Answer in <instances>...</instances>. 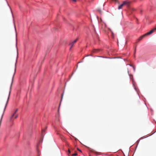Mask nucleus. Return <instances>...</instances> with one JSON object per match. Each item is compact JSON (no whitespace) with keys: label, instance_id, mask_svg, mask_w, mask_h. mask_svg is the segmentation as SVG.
<instances>
[{"label":"nucleus","instance_id":"14","mask_svg":"<svg viewBox=\"0 0 156 156\" xmlns=\"http://www.w3.org/2000/svg\"><path fill=\"white\" fill-rule=\"evenodd\" d=\"M112 37H113V33L112 32Z\"/></svg>","mask_w":156,"mask_h":156},{"label":"nucleus","instance_id":"15","mask_svg":"<svg viewBox=\"0 0 156 156\" xmlns=\"http://www.w3.org/2000/svg\"><path fill=\"white\" fill-rule=\"evenodd\" d=\"M78 150L79 151L81 152V151L79 149H78Z\"/></svg>","mask_w":156,"mask_h":156},{"label":"nucleus","instance_id":"5","mask_svg":"<svg viewBox=\"0 0 156 156\" xmlns=\"http://www.w3.org/2000/svg\"><path fill=\"white\" fill-rule=\"evenodd\" d=\"M97 11H98V12H99V13L100 14H101V9H97Z\"/></svg>","mask_w":156,"mask_h":156},{"label":"nucleus","instance_id":"4","mask_svg":"<svg viewBox=\"0 0 156 156\" xmlns=\"http://www.w3.org/2000/svg\"><path fill=\"white\" fill-rule=\"evenodd\" d=\"M15 114H14V113L12 115V116L10 117V121H12V118H13V117H14V115H15Z\"/></svg>","mask_w":156,"mask_h":156},{"label":"nucleus","instance_id":"3","mask_svg":"<svg viewBox=\"0 0 156 156\" xmlns=\"http://www.w3.org/2000/svg\"><path fill=\"white\" fill-rule=\"evenodd\" d=\"M78 39H76L75 40H74L71 44H70L71 45V47L70 48V49L72 48V47L73 46V44L76 43V42L77 41Z\"/></svg>","mask_w":156,"mask_h":156},{"label":"nucleus","instance_id":"11","mask_svg":"<svg viewBox=\"0 0 156 156\" xmlns=\"http://www.w3.org/2000/svg\"><path fill=\"white\" fill-rule=\"evenodd\" d=\"M77 155V154L76 153H75V154H73V156H75V155Z\"/></svg>","mask_w":156,"mask_h":156},{"label":"nucleus","instance_id":"6","mask_svg":"<svg viewBox=\"0 0 156 156\" xmlns=\"http://www.w3.org/2000/svg\"><path fill=\"white\" fill-rule=\"evenodd\" d=\"M113 1H115L116 2H118L119 3L118 0H112Z\"/></svg>","mask_w":156,"mask_h":156},{"label":"nucleus","instance_id":"13","mask_svg":"<svg viewBox=\"0 0 156 156\" xmlns=\"http://www.w3.org/2000/svg\"><path fill=\"white\" fill-rule=\"evenodd\" d=\"M72 1L73 2H76V0H72Z\"/></svg>","mask_w":156,"mask_h":156},{"label":"nucleus","instance_id":"9","mask_svg":"<svg viewBox=\"0 0 156 156\" xmlns=\"http://www.w3.org/2000/svg\"><path fill=\"white\" fill-rule=\"evenodd\" d=\"M18 117V115H16L15 117V119H16Z\"/></svg>","mask_w":156,"mask_h":156},{"label":"nucleus","instance_id":"12","mask_svg":"<svg viewBox=\"0 0 156 156\" xmlns=\"http://www.w3.org/2000/svg\"><path fill=\"white\" fill-rule=\"evenodd\" d=\"M68 153L69 154H70V151L69 149L68 150Z\"/></svg>","mask_w":156,"mask_h":156},{"label":"nucleus","instance_id":"2","mask_svg":"<svg viewBox=\"0 0 156 156\" xmlns=\"http://www.w3.org/2000/svg\"><path fill=\"white\" fill-rule=\"evenodd\" d=\"M129 5V3L127 1H125L123 2V3L122 4L120 5L118 7V9H121L123 6H126L127 7H128Z\"/></svg>","mask_w":156,"mask_h":156},{"label":"nucleus","instance_id":"8","mask_svg":"<svg viewBox=\"0 0 156 156\" xmlns=\"http://www.w3.org/2000/svg\"><path fill=\"white\" fill-rule=\"evenodd\" d=\"M45 129H42V133H43V132L45 131Z\"/></svg>","mask_w":156,"mask_h":156},{"label":"nucleus","instance_id":"10","mask_svg":"<svg viewBox=\"0 0 156 156\" xmlns=\"http://www.w3.org/2000/svg\"><path fill=\"white\" fill-rule=\"evenodd\" d=\"M18 111V109H16V110L14 112V114H16V113L17 112V111Z\"/></svg>","mask_w":156,"mask_h":156},{"label":"nucleus","instance_id":"1","mask_svg":"<svg viewBox=\"0 0 156 156\" xmlns=\"http://www.w3.org/2000/svg\"><path fill=\"white\" fill-rule=\"evenodd\" d=\"M155 30H156V27L154 28V29H152V30H151L150 32H148L147 33H146V34H145L141 36V37H140V38H139V41H140V40H141L144 37L146 36H147V35H150L151 34H152V33H153L154 31Z\"/></svg>","mask_w":156,"mask_h":156},{"label":"nucleus","instance_id":"7","mask_svg":"<svg viewBox=\"0 0 156 156\" xmlns=\"http://www.w3.org/2000/svg\"><path fill=\"white\" fill-rule=\"evenodd\" d=\"M98 50H96V49H94V50H93V52H98Z\"/></svg>","mask_w":156,"mask_h":156},{"label":"nucleus","instance_id":"16","mask_svg":"<svg viewBox=\"0 0 156 156\" xmlns=\"http://www.w3.org/2000/svg\"><path fill=\"white\" fill-rule=\"evenodd\" d=\"M62 96H63V95H62Z\"/></svg>","mask_w":156,"mask_h":156}]
</instances>
